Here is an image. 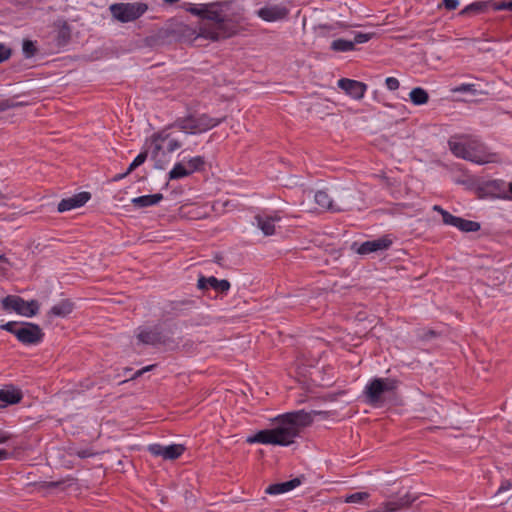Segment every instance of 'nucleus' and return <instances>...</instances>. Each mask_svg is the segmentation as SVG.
<instances>
[{"label":"nucleus","instance_id":"obj_41","mask_svg":"<svg viewBox=\"0 0 512 512\" xmlns=\"http://www.w3.org/2000/svg\"><path fill=\"white\" fill-rule=\"evenodd\" d=\"M442 5L445 7V9L452 11L458 8L459 1L458 0H443Z\"/></svg>","mask_w":512,"mask_h":512},{"label":"nucleus","instance_id":"obj_38","mask_svg":"<svg viewBox=\"0 0 512 512\" xmlns=\"http://www.w3.org/2000/svg\"><path fill=\"white\" fill-rule=\"evenodd\" d=\"M0 327L1 329L12 333L17 338V329L20 328V325L17 322L10 321L5 324H2Z\"/></svg>","mask_w":512,"mask_h":512},{"label":"nucleus","instance_id":"obj_21","mask_svg":"<svg viewBox=\"0 0 512 512\" xmlns=\"http://www.w3.org/2000/svg\"><path fill=\"white\" fill-rule=\"evenodd\" d=\"M301 484V481L299 478H294L292 480L282 482V483H275L272 485H269L265 492L270 495H279L286 492H289L296 487H298Z\"/></svg>","mask_w":512,"mask_h":512},{"label":"nucleus","instance_id":"obj_35","mask_svg":"<svg viewBox=\"0 0 512 512\" xmlns=\"http://www.w3.org/2000/svg\"><path fill=\"white\" fill-rule=\"evenodd\" d=\"M370 39H371V34L357 32V33H355L354 38H353V40H351V42L353 43V47L355 48L356 44L366 43Z\"/></svg>","mask_w":512,"mask_h":512},{"label":"nucleus","instance_id":"obj_42","mask_svg":"<svg viewBox=\"0 0 512 512\" xmlns=\"http://www.w3.org/2000/svg\"><path fill=\"white\" fill-rule=\"evenodd\" d=\"M147 157H148V152L147 151H143V152L139 153L135 157L133 162H134V164H136L139 167L140 165H142L146 161Z\"/></svg>","mask_w":512,"mask_h":512},{"label":"nucleus","instance_id":"obj_1","mask_svg":"<svg viewBox=\"0 0 512 512\" xmlns=\"http://www.w3.org/2000/svg\"><path fill=\"white\" fill-rule=\"evenodd\" d=\"M318 412H306L298 410L280 415L275 418L276 425L272 429L260 430L247 438L250 444H271L279 446H288L299 436L302 429L311 425L313 414Z\"/></svg>","mask_w":512,"mask_h":512},{"label":"nucleus","instance_id":"obj_51","mask_svg":"<svg viewBox=\"0 0 512 512\" xmlns=\"http://www.w3.org/2000/svg\"><path fill=\"white\" fill-rule=\"evenodd\" d=\"M59 484H60L59 482H49V483H47L46 487H48V488L57 487Z\"/></svg>","mask_w":512,"mask_h":512},{"label":"nucleus","instance_id":"obj_22","mask_svg":"<svg viewBox=\"0 0 512 512\" xmlns=\"http://www.w3.org/2000/svg\"><path fill=\"white\" fill-rule=\"evenodd\" d=\"M163 199V195L161 193L151 194V195H143L131 200V203L136 208H145L157 205Z\"/></svg>","mask_w":512,"mask_h":512},{"label":"nucleus","instance_id":"obj_49","mask_svg":"<svg viewBox=\"0 0 512 512\" xmlns=\"http://www.w3.org/2000/svg\"><path fill=\"white\" fill-rule=\"evenodd\" d=\"M138 166L136 164H134V162L132 161V163L129 165L127 171H126V174H130L132 171H134Z\"/></svg>","mask_w":512,"mask_h":512},{"label":"nucleus","instance_id":"obj_15","mask_svg":"<svg viewBox=\"0 0 512 512\" xmlns=\"http://www.w3.org/2000/svg\"><path fill=\"white\" fill-rule=\"evenodd\" d=\"M338 86L343 91H345L346 94H348L349 96L356 100L362 99L367 90V85L364 84L363 82L348 78L340 79L338 81Z\"/></svg>","mask_w":512,"mask_h":512},{"label":"nucleus","instance_id":"obj_48","mask_svg":"<svg viewBox=\"0 0 512 512\" xmlns=\"http://www.w3.org/2000/svg\"><path fill=\"white\" fill-rule=\"evenodd\" d=\"M9 439V436L4 433L0 432V444L5 443Z\"/></svg>","mask_w":512,"mask_h":512},{"label":"nucleus","instance_id":"obj_34","mask_svg":"<svg viewBox=\"0 0 512 512\" xmlns=\"http://www.w3.org/2000/svg\"><path fill=\"white\" fill-rule=\"evenodd\" d=\"M37 49L35 43L31 40H25L23 42V53L27 58L33 57Z\"/></svg>","mask_w":512,"mask_h":512},{"label":"nucleus","instance_id":"obj_18","mask_svg":"<svg viewBox=\"0 0 512 512\" xmlns=\"http://www.w3.org/2000/svg\"><path fill=\"white\" fill-rule=\"evenodd\" d=\"M22 399V392L14 386H7L0 389V408L19 403Z\"/></svg>","mask_w":512,"mask_h":512},{"label":"nucleus","instance_id":"obj_30","mask_svg":"<svg viewBox=\"0 0 512 512\" xmlns=\"http://www.w3.org/2000/svg\"><path fill=\"white\" fill-rule=\"evenodd\" d=\"M434 211H437L438 213L441 214L442 216V220H443V223L446 224V225H450V226H454L456 225V222H457V219L458 217L457 216H454L452 215L451 213H449L448 211L444 210L441 206L439 205H434L433 208H432Z\"/></svg>","mask_w":512,"mask_h":512},{"label":"nucleus","instance_id":"obj_4","mask_svg":"<svg viewBox=\"0 0 512 512\" xmlns=\"http://www.w3.org/2000/svg\"><path fill=\"white\" fill-rule=\"evenodd\" d=\"M224 118H212L207 114L189 115L178 118L172 127H176L186 134H199L218 126Z\"/></svg>","mask_w":512,"mask_h":512},{"label":"nucleus","instance_id":"obj_43","mask_svg":"<svg viewBox=\"0 0 512 512\" xmlns=\"http://www.w3.org/2000/svg\"><path fill=\"white\" fill-rule=\"evenodd\" d=\"M76 455H77L79 458L84 459V458H89V457L94 456V455H95V453H94V452H92V451H91V450H89V449H81V450H78V451L76 452Z\"/></svg>","mask_w":512,"mask_h":512},{"label":"nucleus","instance_id":"obj_32","mask_svg":"<svg viewBox=\"0 0 512 512\" xmlns=\"http://www.w3.org/2000/svg\"><path fill=\"white\" fill-rule=\"evenodd\" d=\"M370 494L367 492H355L350 495L345 496V503H361L362 501L368 499Z\"/></svg>","mask_w":512,"mask_h":512},{"label":"nucleus","instance_id":"obj_28","mask_svg":"<svg viewBox=\"0 0 512 512\" xmlns=\"http://www.w3.org/2000/svg\"><path fill=\"white\" fill-rule=\"evenodd\" d=\"M186 169L188 170L189 174H193L196 171H200L203 169L205 164V159L202 156H195L191 159H189L186 163Z\"/></svg>","mask_w":512,"mask_h":512},{"label":"nucleus","instance_id":"obj_29","mask_svg":"<svg viewBox=\"0 0 512 512\" xmlns=\"http://www.w3.org/2000/svg\"><path fill=\"white\" fill-rule=\"evenodd\" d=\"M331 49L336 52H347L354 50L351 40L336 39L331 43Z\"/></svg>","mask_w":512,"mask_h":512},{"label":"nucleus","instance_id":"obj_3","mask_svg":"<svg viewBox=\"0 0 512 512\" xmlns=\"http://www.w3.org/2000/svg\"><path fill=\"white\" fill-rule=\"evenodd\" d=\"M448 146L457 158L477 164L496 161V154L489 152L477 138L470 135H454L448 140Z\"/></svg>","mask_w":512,"mask_h":512},{"label":"nucleus","instance_id":"obj_25","mask_svg":"<svg viewBox=\"0 0 512 512\" xmlns=\"http://www.w3.org/2000/svg\"><path fill=\"white\" fill-rule=\"evenodd\" d=\"M486 189L489 191V192H493L495 193V195L502 199V194H506V183L504 180H501V179H495V180H491V181H488L486 184Z\"/></svg>","mask_w":512,"mask_h":512},{"label":"nucleus","instance_id":"obj_24","mask_svg":"<svg viewBox=\"0 0 512 512\" xmlns=\"http://www.w3.org/2000/svg\"><path fill=\"white\" fill-rule=\"evenodd\" d=\"M410 100L414 105H424L429 100V95L426 90L421 87L413 88L409 94Z\"/></svg>","mask_w":512,"mask_h":512},{"label":"nucleus","instance_id":"obj_10","mask_svg":"<svg viewBox=\"0 0 512 512\" xmlns=\"http://www.w3.org/2000/svg\"><path fill=\"white\" fill-rule=\"evenodd\" d=\"M149 453L155 457H161L163 460H176L185 452L186 448L182 444H171L164 446L161 444H150L147 447Z\"/></svg>","mask_w":512,"mask_h":512},{"label":"nucleus","instance_id":"obj_20","mask_svg":"<svg viewBox=\"0 0 512 512\" xmlns=\"http://www.w3.org/2000/svg\"><path fill=\"white\" fill-rule=\"evenodd\" d=\"M314 200L321 209L331 211H342L346 209V207L334 204L329 194L324 190L317 191L314 195Z\"/></svg>","mask_w":512,"mask_h":512},{"label":"nucleus","instance_id":"obj_44","mask_svg":"<svg viewBox=\"0 0 512 512\" xmlns=\"http://www.w3.org/2000/svg\"><path fill=\"white\" fill-rule=\"evenodd\" d=\"M511 488H512V483L510 481H508V480L503 481L501 483L500 487L498 488L497 493H502V492L508 491Z\"/></svg>","mask_w":512,"mask_h":512},{"label":"nucleus","instance_id":"obj_9","mask_svg":"<svg viewBox=\"0 0 512 512\" xmlns=\"http://www.w3.org/2000/svg\"><path fill=\"white\" fill-rule=\"evenodd\" d=\"M44 337L42 329L34 323L24 322L17 329V340L24 345H37Z\"/></svg>","mask_w":512,"mask_h":512},{"label":"nucleus","instance_id":"obj_5","mask_svg":"<svg viewBox=\"0 0 512 512\" xmlns=\"http://www.w3.org/2000/svg\"><path fill=\"white\" fill-rule=\"evenodd\" d=\"M113 18L121 23L132 22L140 18L148 6L142 2L114 3L109 6Z\"/></svg>","mask_w":512,"mask_h":512},{"label":"nucleus","instance_id":"obj_13","mask_svg":"<svg viewBox=\"0 0 512 512\" xmlns=\"http://www.w3.org/2000/svg\"><path fill=\"white\" fill-rule=\"evenodd\" d=\"M152 141L154 143V148L151 153V157L155 159L159 152L162 149L161 142L168 141L167 143V150L168 152H174L175 150L179 149L182 145L181 141L171 138V135L166 132V130H163L152 137Z\"/></svg>","mask_w":512,"mask_h":512},{"label":"nucleus","instance_id":"obj_37","mask_svg":"<svg viewBox=\"0 0 512 512\" xmlns=\"http://www.w3.org/2000/svg\"><path fill=\"white\" fill-rule=\"evenodd\" d=\"M492 7L495 11L509 10L512 12V0L494 2Z\"/></svg>","mask_w":512,"mask_h":512},{"label":"nucleus","instance_id":"obj_46","mask_svg":"<svg viewBox=\"0 0 512 512\" xmlns=\"http://www.w3.org/2000/svg\"><path fill=\"white\" fill-rule=\"evenodd\" d=\"M155 367V365H149V366H146L140 370H138L137 372H135L134 376L132 377V379H135V378H138L140 377L141 375H143L145 372L147 371H150L152 370L153 368Z\"/></svg>","mask_w":512,"mask_h":512},{"label":"nucleus","instance_id":"obj_45","mask_svg":"<svg viewBox=\"0 0 512 512\" xmlns=\"http://www.w3.org/2000/svg\"><path fill=\"white\" fill-rule=\"evenodd\" d=\"M506 194H502V199L512 201V182L506 185Z\"/></svg>","mask_w":512,"mask_h":512},{"label":"nucleus","instance_id":"obj_50","mask_svg":"<svg viewBox=\"0 0 512 512\" xmlns=\"http://www.w3.org/2000/svg\"><path fill=\"white\" fill-rule=\"evenodd\" d=\"M127 175H128V174H126V172H125V173H123V174L116 175V176L114 177V180H115V181H118V180H120V179H123V178H124V177H126Z\"/></svg>","mask_w":512,"mask_h":512},{"label":"nucleus","instance_id":"obj_8","mask_svg":"<svg viewBox=\"0 0 512 512\" xmlns=\"http://www.w3.org/2000/svg\"><path fill=\"white\" fill-rule=\"evenodd\" d=\"M173 330L170 328L168 330H160L159 328H152L147 330H141L137 338L143 344L148 345H164L168 347L177 346L178 342H176L172 337Z\"/></svg>","mask_w":512,"mask_h":512},{"label":"nucleus","instance_id":"obj_52","mask_svg":"<svg viewBox=\"0 0 512 512\" xmlns=\"http://www.w3.org/2000/svg\"><path fill=\"white\" fill-rule=\"evenodd\" d=\"M179 0H164V2L166 3H170V4H173V3H176L178 2Z\"/></svg>","mask_w":512,"mask_h":512},{"label":"nucleus","instance_id":"obj_26","mask_svg":"<svg viewBox=\"0 0 512 512\" xmlns=\"http://www.w3.org/2000/svg\"><path fill=\"white\" fill-rule=\"evenodd\" d=\"M455 227L463 232H476L480 229V224L458 217Z\"/></svg>","mask_w":512,"mask_h":512},{"label":"nucleus","instance_id":"obj_39","mask_svg":"<svg viewBox=\"0 0 512 512\" xmlns=\"http://www.w3.org/2000/svg\"><path fill=\"white\" fill-rule=\"evenodd\" d=\"M11 49L4 43H0V63L8 60L11 57Z\"/></svg>","mask_w":512,"mask_h":512},{"label":"nucleus","instance_id":"obj_12","mask_svg":"<svg viewBox=\"0 0 512 512\" xmlns=\"http://www.w3.org/2000/svg\"><path fill=\"white\" fill-rule=\"evenodd\" d=\"M392 245V240L387 237H381L374 240L365 241L359 245L354 243L352 248L360 255H368L373 252L387 250Z\"/></svg>","mask_w":512,"mask_h":512},{"label":"nucleus","instance_id":"obj_6","mask_svg":"<svg viewBox=\"0 0 512 512\" xmlns=\"http://www.w3.org/2000/svg\"><path fill=\"white\" fill-rule=\"evenodd\" d=\"M4 311L15 312L18 315L31 318L39 312L40 304L37 300L25 301L17 295H8L1 300Z\"/></svg>","mask_w":512,"mask_h":512},{"label":"nucleus","instance_id":"obj_47","mask_svg":"<svg viewBox=\"0 0 512 512\" xmlns=\"http://www.w3.org/2000/svg\"><path fill=\"white\" fill-rule=\"evenodd\" d=\"M9 452L5 449H0V461L6 460L9 458Z\"/></svg>","mask_w":512,"mask_h":512},{"label":"nucleus","instance_id":"obj_16","mask_svg":"<svg viewBox=\"0 0 512 512\" xmlns=\"http://www.w3.org/2000/svg\"><path fill=\"white\" fill-rule=\"evenodd\" d=\"M257 15L266 22H275L286 18L288 10L281 5L265 6L257 11Z\"/></svg>","mask_w":512,"mask_h":512},{"label":"nucleus","instance_id":"obj_31","mask_svg":"<svg viewBox=\"0 0 512 512\" xmlns=\"http://www.w3.org/2000/svg\"><path fill=\"white\" fill-rule=\"evenodd\" d=\"M487 7V2H474L467 5L464 9L460 11V15H468L471 13H479L482 12Z\"/></svg>","mask_w":512,"mask_h":512},{"label":"nucleus","instance_id":"obj_27","mask_svg":"<svg viewBox=\"0 0 512 512\" xmlns=\"http://www.w3.org/2000/svg\"><path fill=\"white\" fill-rule=\"evenodd\" d=\"M189 172L186 169V165L182 162H178L170 170L168 176L170 180H177L189 176Z\"/></svg>","mask_w":512,"mask_h":512},{"label":"nucleus","instance_id":"obj_2","mask_svg":"<svg viewBox=\"0 0 512 512\" xmlns=\"http://www.w3.org/2000/svg\"><path fill=\"white\" fill-rule=\"evenodd\" d=\"M220 3H208L206 18L212 24H202L199 36L211 41H219L236 35L242 19H231L224 14Z\"/></svg>","mask_w":512,"mask_h":512},{"label":"nucleus","instance_id":"obj_11","mask_svg":"<svg viewBox=\"0 0 512 512\" xmlns=\"http://www.w3.org/2000/svg\"><path fill=\"white\" fill-rule=\"evenodd\" d=\"M281 219L279 211L272 213L262 212L255 215L253 224H255L265 236H272L276 232V223L280 222Z\"/></svg>","mask_w":512,"mask_h":512},{"label":"nucleus","instance_id":"obj_17","mask_svg":"<svg viewBox=\"0 0 512 512\" xmlns=\"http://www.w3.org/2000/svg\"><path fill=\"white\" fill-rule=\"evenodd\" d=\"M90 199V193L81 192L72 197L62 199L58 204L59 212L70 211L83 206Z\"/></svg>","mask_w":512,"mask_h":512},{"label":"nucleus","instance_id":"obj_7","mask_svg":"<svg viewBox=\"0 0 512 512\" xmlns=\"http://www.w3.org/2000/svg\"><path fill=\"white\" fill-rule=\"evenodd\" d=\"M396 388V381L389 378H375L371 380L364 389L367 402L371 405H377L382 400L385 392Z\"/></svg>","mask_w":512,"mask_h":512},{"label":"nucleus","instance_id":"obj_40","mask_svg":"<svg viewBox=\"0 0 512 512\" xmlns=\"http://www.w3.org/2000/svg\"><path fill=\"white\" fill-rule=\"evenodd\" d=\"M385 84L387 89L394 91L397 90L400 86L399 80L395 77H388L385 80Z\"/></svg>","mask_w":512,"mask_h":512},{"label":"nucleus","instance_id":"obj_36","mask_svg":"<svg viewBox=\"0 0 512 512\" xmlns=\"http://www.w3.org/2000/svg\"><path fill=\"white\" fill-rule=\"evenodd\" d=\"M475 84H471V83H463L459 86H457L456 88L453 89L454 92H459V93H472V94H475L476 92V88H475Z\"/></svg>","mask_w":512,"mask_h":512},{"label":"nucleus","instance_id":"obj_33","mask_svg":"<svg viewBox=\"0 0 512 512\" xmlns=\"http://www.w3.org/2000/svg\"><path fill=\"white\" fill-rule=\"evenodd\" d=\"M207 9H208V4H200V5H194L192 7H190L188 9V11L193 14V15H196V16H199L203 19L206 18V14H207Z\"/></svg>","mask_w":512,"mask_h":512},{"label":"nucleus","instance_id":"obj_23","mask_svg":"<svg viewBox=\"0 0 512 512\" xmlns=\"http://www.w3.org/2000/svg\"><path fill=\"white\" fill-rule=\"evenodd\" d=\"M74 310V304L70 300H62L59 303L51 307L48 315L54 317H66L71 314Z\"/></svg>","mask_w":512,"mask_h":512},{"label":"nucleus","instance_id":"obj_14","mask_svg":"<svg viewBox=\"0 0 512 512\" xmlns=\"http://www.w3.org/2000/svg\"><path fill=\"white\" fill-rule=\"evenodd\" d=\"M417 497L406 493L395 501L383 502L377 511L379 512H400L401 510L408 509Z\"/></svg>","mask_w":512,"mask_h":512},{"label":"nucleus","instance_id":"obj_19","mask_svg":"<svg viewBox=\"0 0 512 512\" xmlns=\"http://www.w3.org/2000/svg\"><path fill=\"white\" fill-rule=\"evenodd\" d=\"M197 286L199 289H207L208 287H211L215 291L225 293L230 289V283L229 281L223 279L218 280L216 277L211 276L208 278L200 277L198 279Z\"/></svg>","mask_w":512,"mask_h":512}]
</instances>
